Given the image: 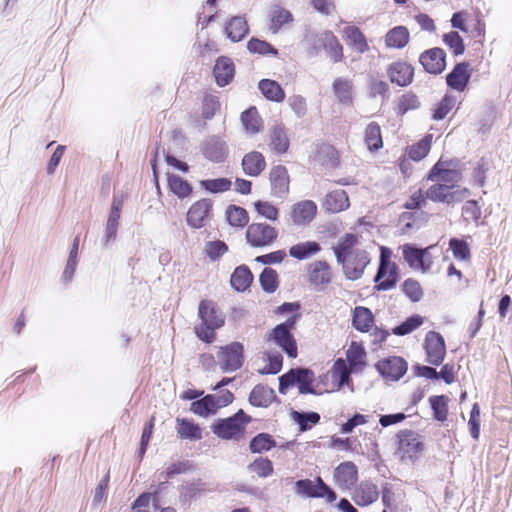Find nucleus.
Returning <instances> with one entry per match:
<instances>
[{
  "label": "nucleus",
  "mask_w": 512,
  "mask_h": 512,
  "mask_svg": "<svg viewBox=\"0 0 512 512\" xmlns=\"http://www.w3.org/2000/svg\"><path fill=\"white\" fill-rule=\"evenodd\" d=\"M123 195H113L110 213L107 219V222L115 223L119 225V220L121 217V210L123 206Z\"/></svg>",
  "instance_id": "obj_62"
},
{
  "label": "nucleus",
  "mask_w": 512,
  "mask_h": 512,
  "mask_svg": "<svg viewBox=\"0 0 512 512\" xmlns=\"http://www.w3.org/2000/svg\"><path fill=\"white\" fill-rule=\"evenodd\" d=\"M226 217L229 224L233 227L242 228L249 222L247 211L239 206L230 205L226 209Z\"/></svg>",
  "instance_id": "obj_44"
},
{
  "label": "nucleus",
  "mask_w": 512,
  "mask_h": 512,
  "mask_svg": "<svg viewBox=\"0 0 512 512\" xmlns=\"http://www.w3.org/2000/svg\"><path fill=\"white\" fill-rule=\"evenodd\" d=\"M405 295L413 302L419 301L423 296V291L420 284L413 279H407L402 286Z\"/></svg>",
  "instance_id": "obj_59"
},
{
  "label": "nucleus",
  "mask_w": 512,
  "mask_h": 512,
  "mask_svg": "<svg viewBox=\"0 0 512 512\" xmlns=\"http://www.w3.org/2000/svg\"><path fill=\"white\" fill-rule=\"evenodd\" d=\"M249 420L250 417L247 416L243 410H239L231 417L218 419L213 423L211 428L215 435L228 440L235 438L241 433Z\"/></svg>",
  "instance_id": "obj_3"
},
{
  "label": "nucleus",
  "mask_w": 512,
  "mask_h": 512,
  "mask_svg": "<svg viewBox=\"0 0 512 512\" xmlns=\"http://www.w3.org/2000/svg\"><path fill=\"white\" fill-rule=\"evenodd\" d=\"M317 205L312 200H303L291 207L292 222L298 226L309 224L316 216Z\"/></svg>",
  "instance_id": "obj_16"
},
{
  "label": "nucleus",
  "mask_w": 512,
  "mask_h": 512,
  "mask_svg": "<svg viewBox=\"0 0 512 512\" xmlns=\"http://www.w3.org/2000/svg\"><path fill=\"white\" fill-rule=\"evenodd\" d=\"M276 445L271 435L267 433H260L252 438L249 448L253 453H262L269 451Z\"/></svg>",
  "instance_id": "obj_47"
},
{
  "label": "nucleus",
  "mask_w": 512,
  "mask_h": 512,
  "mask_svg": "<svg viewBox=\"0 0 512 512\" xmlns=\"http://www.w3.org/2000/svg\"><path fill=\"white\" fill-rule=\"evenodd\" d=\"M423 323V318L420 315H413L407 318L403 323L393 328L392 332L395 335L403 336L411 333Z\"/></svg>",
  "instance_id": "obj_54"
},
{
  "label": "nucleus",
  "mask_w": 512,
  "mask_h": 512,
  "mask_svg": "<svg viewBox=\"0 0 512 512\" xmlns=\"http://www.w3.org/2000/svg\"><path fill=\"white\" fill-rule=\"evenodd\" d=\"M231 184L232 183L228 178L206 179L200 181V186L210 193H222L228 191Z\"/></svg>",
  "instance_id": "obj_52"
},
{
  "label": "nucleus",
  "mask_w": 512,
  "mask_h": 512,
  "mask_svg": "<svg viewBox=\"0 0 512 512\" xmlns=\"http://www.w3.org/2000/svg\"><path fill=\"white\" fill-rule=\"evenodd\" d=\"M289 106L298 118H302L307 113V104L301 95H293L289 98Z\"/></svg>",
  "instance_id": "obj_64"
},
{
  "label": "nucleus",
  "mask_w": 512,
  "mask_h": 512,
  "mask_svg": "<svg viewBox=\"0 0 512 512\" xmlns=\"http://www.w3.org/2000/svg\"><path fill=\"white\" fill-rule=\"evenodd\" d=\"M269 147L275 154H284L289 148V139L283 127L275 126L270 133Z\"/></svg>",
  "instance_id": "obj_34"
},
{
  "label": "nucleus",
  "mask_w": 512,
  "mask_h": 512,
  "mask_svg": "<svg viewBox=\"0 0 512 512\" xmlns=\"http://www.w3.org/2000/svg\"><path fill=\"white\" fill-rule=\"evenodd\" d=\"M320 245L317 242L308 241L292 246L289 254L299 260L305 259L320 251Z\"/></svg>",
  "instance_id": "obj_45"
},
{
  "label": "nucleus",
  "mask_w": 512,
  "mask_h": 512,
  "mask_svg": "<svg viewBox=\"0 0 512 512\" xmlns=\"http://www.w3.org/2000/svg\"><path fill=\"white\" fill-rule=\"evenodd\" d=\"M311 281L316 285H325L330 282V271L326 263L315 264L311 272Z\"/></svg>",
  "instance_id": "obj_55"
},
{
  "label": "nucleus",
  "mask_w": 512,
  "mask_h": 512,
  "mask_svg": "<svg viewBox=\"0 0 512 512\" xmlns=\"http://www.w3.org/2000/svg\"><path fill=\"white\" fill-rule=\"evenodd\" d=\"M293 419L298 423L301 431L310 429L320 421V415L316 412H297L292 413Z\"/></svg>",
  "instance_id": "obj_49"
},
{
  "label": "nucleus",
  "mask_w": 512,
  "mask_h": 512,
  "mask_svg": "<svg viewBox=\"0 0 512 512\" xmlns=\"http://www.w3.org/2000/svg\"><path fill=\"white\" fill-rule=\"evenodd\" d=\"M370 259L368 253L361 249L350 257H347L343 262H338L342 265L344 274L349 280H357L362 277L364 270Z\"/></svg>",
  "instance_id": "obj_12"
},
{
  "label": "nucleus",
  "mask_w": 512,
  "mask_h": 512,
  "mask_svg": "<svg viewBox=\"0 0 512 512\" xmlns=\"http://www.w3.org/2000/svg\"><path fill=\"white\" fill-rule=\"evenodd\" d=\"M320 40L333 62H340L343 58V48L337 38L330 31L321 34Z\"/></svg>",
  "instance_id": "obj_33"
},
{
  "label": "nucleus",
  "mask_w": 512,
  "mask_h": 512,
  "mask_svg": "<svg viewBox=\"0 0 512 512\" xmlns=\"http://www.w3.org/2000/svg\"><path fill=\"white\" fill-rule=\"evenodd\" d=\"M428 180L440 181L442 184L456 185L462 180L461 173L452 168V162L440 159L430 170Z\"/></svg>",
  "instance_id": "obj_11"
},
{
  "label": "nucleus",
  "mask_w": 512,
  "mask_h": 512,
  "mask_svg": "<svg viewBox=\"0 0 512 512\" xmlns=\"http://www.w3.org/2000/svg\"><path fill=\"white\" fill-rule=\"evenodd\" d=\"M275 397V391L272 388L265 385H256L249 395V402L256 407H268Z\"/></svg>",
  "instance_id": "obj_30"
},
{
  "label": "nucleus",
  "mask_w": 512,
  "mask_h": 512,
  "mask_svg": "<svg viewBox=\"0 0 512 512\" xmlns=\"http://www.w3.org/2000/svg\"><path fill=\"white\" fill-rule=\"evenodd\" d=\"M358 237L355 234L346 233L339 238L336 246L333 247V251L337 262H343L347 257L353 255V253L361 250L357 247Z\"/></svg>",
  "instance_id": "obj_20"
},
{
  "label": "nucleus",
  "mask_w": 512,
  "mask_h": 512,
  "mask_svg": "<svg viewBox=\"0 0 512 512\" xmlns=\"http://www.w3.org/2000/svg\"><path fill=\"white\" fill-rule=\"evenodd\" d=\"M248 31L247 21L240 16L232 17L225 26V33L232 42L241 41Z\"/></svg>",
  "instance_id": "obj_31"
},
{
  "label": "nucleus",
  "mask_w": 512,
  "mask_h": 512,
  "mask_svg": "<svg viewBox=\"0 0 512 512\" xmlns=\"http://www.w3.org/2000/svg\"><path fill=\"white\" fill-rule=\"evenodd\" d=\"M212 206V200L208 198L195 202L187 212V224L194 229L206 226L212 216Z\"/></svg>",
  "instance_id": "obj_9"
},
{
  "label": "nucleus",
  "mask_w": 512,
  "mask_h": 512,
  "mask_svg": "<svg viewBox=\"0 0 512 512\" xmlns=\"http://www.w3.org/2000/svg\"><path fill=\"white\" fill-rule=\"evenodd\" d=\"M290 20V12L278 7L272 12L270 30H272L273 33H277L280 27Z\"/></svg>",
  "instance_id": "obj_58"
},
{
  "label": "nucleus",
  "mask_w": 512,
  "mask_h": 512,
  "mask_svg": "<svg viewBox=\"0 0 512 512\" xmlns=\"http://www.w3.org/2000/svg\"><path fill=\"white\" fill-rule=\"evenodd\" d=\"M378 497L377 486L370 481H362L355 490L353 500L359 506H367L374 503Z\"/></svg>",
  "instance_id": "obj_23"
},
{
  "label": "nucleus",
  "mask_w": 512,
  "mask_h": 512,
  "mask_svg": "<svg viewBox=\"0 0 512 512\" xmlns=\"http://www.w3.org/2000/svg\"><path fill=\"white\" fill-rule=\"evenodd\" d=\"M271 192L275 197L282 198L289 192V176L287 169L277 165L270 170Z\"/></svg>",
  "instance_id": "obj_18"
},
{
  "label": "nucleus",
  "mask_w": 512,
  "mask_h": 512,
  "mask_svg": "<svg viewBox=\"0 0 512 512\" xmlns=\"http://www.w3.org/2000/svg\"><path fill=\"white\" fill-rule=\"evenodd\" d=\"M242 168L246 175L256 177L266 168L265 158L258 151L249 152L242 159Z\"/></svg>",
  "instance_id": "obj_24"
},
{
  "label": "nucleus",
  "mask_w": 512,
  "mask_h": 512,
  "mask_svg": "<svg viewBox=\"0 0 512 512\" xmlns=\"http://www.w3.org/2000/svg\"><path fill=\"white\" fill-rule=\"evenodd\" d=\"M396 457L401 462L413 463L424 450L420 435L412 430H401L397 433Z\"/></svg>",
  "instance_id": "obj_2"
},
{
  "label": "nucleus",
  "mask_w": 512,
  "mask_h": 512,
  "mask_svg": "<svg viewBox=\"0 0 512 512\" xmlns=\"http://www.w3.org/2000/svg\"><path fill=\"white\" fill-rule=\"evenodd\" d=\"M446 53L441 48H432L420 55L419 61L424 69L431 74H439L446 67Z\"/></svg>",
  "instance_id": "obj_14"
},
{
  "label": "nucleus",
  "mask_w": 512,
  "mask_h": 512,
  "mask_svg": "<svg viewBox=\"0 0 512 512\" xmlns=\"http://www.w3.org/2000/svg\"><path fill=\"white\" fill-rule=\"evenodd\" d=\"M376 369L383 378L398 381L406 373L407 363L401 357L392 356L378 361Z\"/></svg>",
  "instance_id": "obj_13"
},
{
  "label": "nucleus",
  "mask_w": 512,
  "mask_h": 512,
  "mask_svg": "<svg viewBox=\"0 0 512 512\" xmlns=\"http://www.w3.org/2000/svg\"><path fill=\"white\" fill-rule=\"evenodd\" d=\"M295 486L297 494L311 498H321L322 491L326 490V484L320 477H317L314 481L310 479L298 480Z\"/></svg>",
  "instance_id": "obj_26"
},
{
  "label": "nucleus",
  "mask_w": 512,
  "mask_h": 512,
  "mask_svg": "<svg viewBox=\"0 0 512 512\" xmlns=\"http://www.w3.org/2000/svg\"><path fill=\"white\" fill-rule=\"evenodd\" d=\"M469 64L458 63L447 75L446 82L449 87L457 91H463L470 79Z\"/></svg>",
  "instance_id": "obj_21"
},
{
  "label": "nucleus",
  "mask_w": 512,
  "mask_h": 512,
  "mask_svg": "<svg viewBox=\"0 0 512 512\" xmlns=\"http://www.w3.org/2000/svg\"><path fill=\"white\" fill-rule=\"evenodd\" d=\"M294 324V318L287 319L284 323L277 325L269 336V339L273 340L291 358L297 356V344L291 333Z\"/></svg>",
  "instance_id": "obj_6"
},
{
  "label": "nucleus",
  "mask_w": 512,
  "mask_h": 512,
  "mask_svg": "<svg viewBox=\"0 0 512 512\" xmlns=\"http://www.w3.org/2000/svg\"><path fill=\"white\" fill-rule=\"evenodd\" d=\"M247 49L251 53L258 54H273L277 55L278 51L271 44L264 40H260L257 38H251L247 43Z\"/></svg>",
  "instance_id": "obj_56"
},
{
  "label": "nucleus",
  "mask_w": 512,
  "mask_h": 512,
  "mask_svg": "<svg viewBox=\"0 0 512 512\" xmlns=\"http://www.w3.org/2000/svg\"><path fill=\"white\" fill-rule=\"evenodd\" d=\"M259 281L265 292L273 293L278 287V274L274 269L267 267L260 274Z\"/></svg>",
  "instance_id": "obj_51"
},
{
  "label": "nucleus",
  "mask_w": 512,
  "mask_h": 512,
  "mask_svg": "<svg viewBox=\"0 0 512 512\" xmlns=\"http://www.w3.org/2000/svg\"><path fill=\"white\" fill-rule=\"evenodd\" d=\"M426 361L432 365H440L446 355L444 338L434 331H429L425 337Z\"/></svg>",
  "instance_id": "obj_10"
},
{
  "label": "nucleus",
  "mask_w": 512,
  "mask_h": 512,
  "mask_svg": "<svg viewBox=\"0 0 512 512\" xmlns=\"http://www.w3.org/2000/svg\"><path fill=\"white\" fill-rule=\"evenodd\" d=\"M365 143L370 151H378L383 146L380 126L371 122L365 129Z\"/></svg>",
  "instance_id": "obj_41"
},
{
  "label": "nucleus",
  "mask_w": 512,
  "mask_h": 512,
  "mask_svg": "<svg viewBox=\"0 0 512 512\" xmlns=\"http://www.w3.org/2000/svg\"><path fill=\"white\" fill-rule=\"evenodd\" d=\"M352 323L356 330L366 332L369 330L373 323V314L370 309L366 307H356L354 310Z\"/></svg>",
  "instance_id": "obj_39"
},
{
  "label": "nucleus",
  "mask_w": 512,
  "mask_h": 512,
  "mask_svg": "<svg viewBox=\"0 0 512 512\" xmlns=\"http://www.w3.org/2000/svg\"><path fill=\"white\" fill-rule=\"evenodd\" d=\"M470 194L467 188L437 183L426 191V198L434 202L454 204L463 201Z\"/></svg>",
  "instance_id": "obj_4"
},
{
  "label": "nucleus",
  "mask_w": 512,
  "mask_h": 512,
  "mask_svg": "<svg viewBox=\"0 0 512 512\" xmlns=\"http://www.w3.org/2000/svg\"><path fill=\"white\" fill-rule=\"evenodd\" d=\"M349 198L344 190L338 189L328 193L323 201V208L329 213H338L348 209Z\"/></svg>",
  "instance_id": "obj_22"
},
{
  "label": "nucleus",
  "mask_w": 512,
  "mask_h": 512,
  "mask_svg": "<svg viewBox=\"0 0 512 512\" xmlns=\"http://www.w3.org/2000/svg\"><path fill=\"white\" fill-rule=\"evenodd\" d=\"M358 479L357 467L353 462L340 463L334 471V481L341 489H350Z\"/></svg>",
  "instance_id": "obj_17"
},
{
  "label": "nucleus",
  "mask_w": 512,
  "mask_h": 512,
  "mask_svg": "<svg viewBox=\"0 0 512 512\" xmlns=\"http://www.w3.org/2000/svg\"><path fill=\"white\" fill-rule=\"evenodd\" d=\"M253 275L247 266L237 267L231 275L230 283L236 291H245L252 283Z\"/></svg>",
  "instance_id": "obj_35"
},
{
  "label": "nucleus",
  "mask_w": 512,
  "mask_h": 512,
  "mask_svg": "<svg viewBox=\"0 0 512 512\" xmlns=\"http://www.w3.org/2000/svg\"><path fill=\"white\" fill-rule=\"evenodd\" d=\"M168 184L171 191L179 198H185L192 192L191 185L178 175L168 174Z\"/></svg>",
  "instance_id": "obj_46"
},
{
  "label": "nucleus",
  "mask_w": 512,
  "mask_h": 512,
  "mask_svg": "<svg viewBox=\"0 0 512 512\" xmlns=\"http://www.w3.org/2000/svg\"><path fill=\"white\" fill-rule=\"evenodd\" d=\"M351 373H354V370L342 358H338L331 369V376L338 381V388L349 384Z\"/></svg>",
  "instance_id": "obj_38"
},
{
  "label": "nucleus",
  "mask_w": 512,
  "mask_h": 512,
  "mask_svg": "<svg viewBox=\"0 0 512 512\" xmlns=\"http://www.w3.org/2000/svg\"><path fill=\"white\" fill-rule=\"evenodd\" d=\"M387 74L392 83L399 86H407L413 80L414 69L406 62L397 61L389 65Z\"/></svg>",
  "instance_id": "obj_19"
},
{
  "label": "nucleus",
  "mask_w": 512,
  "mask_h": 512,
  "mask_svg": "<svg viewBox=\"0 0 512 512\" xmlns=\"http://www.w3.org/2000/svg\"><path fill=\"white\" fill-rule=\"evenodd\" d=\"M248 469L257 474L259 477L266 478L273 473L272 462L268 458L259 457L255 459L249 466Z\"/></svg>",
  "instance_id": "obj_53"
},
{
  "label": "nucleus",
  "mask_w": 512,
  "mask_h": 512,
  "mask_svg": "<svg viewBox=\"0 0 512 512\" xmlns=\"http://www.w3.org/2000/svg\"><path fill=\"white\" fill-rule=\"evenodd\" d=\"M409 42V31L404 26H396L389 30L385 36L386 46L401 49Z\"/></svg>",
  "instance_id": "obj_32"
},
{
  "label": "nucleus",
  "mask_w": 512,
  "mask_h": 512,
  "mask_svg": "<svg viewBox=\"0 0 512 512\" xmlns=\"http://www.w3.org/2000/svg\"><path fill=\"white\" fill-rule=\"evenodd\" d=\"M398 268L395 263L385 258L384 249H382L380 264L377 274L374 278L375 288L378 291H387L392 289L398 281Z\"/></svg>",
  "instance_id": "obj_8"
},
{
  "label": "nucleus",
  "mask_w": 512,
  "mask_h": 512,
  "mask_svg": "<svg viewBox=\"0 0 512 512\" xmlns=\"http://www.w3.org/2000/svg\"><path fill=\"white\" fill-rule=\"evenodd\" d=\"M277 237L276 228L267 223H252L246 230L247 243L256 248L271 245Z\"/></svg>",
  "instance_id": "obj_7"
},
{
  "label": "nucleus",
  "mask_w": 512,
  "mask_h": 512,
  "mask_svg": "<svg viewBox=\"0 0 512 512\" xmlns=\"http://www.w3.org/2000/svg\"><path fill=\"white\" fill-rule=\"evenodd\" d=\"M432 135L425 136L418 143L412 145L409 149L408 155L414 161L422 160L430 151Z\"/></svg>",
  "instance_id": "obj_48"
},
{
  "label": "nucleus",
  "mask_w": 512,
  "mask_h": 512,
  "mask_svg": "<svg viewBox=\"0 0 512 512\" xmlns=\"http://www.w3.org/2000/svg\"><path fill=\"white\" fill-rule=\"evenodd\" d=\"M256 211L268 220H276L278 218V209L265 201H257L254 204Z\"/></svg>",
  "instance_id": "obj_63"
},
{
  "label": "nucleus",
  "mask_w": 512,
  "mask_h": 512,
  "mask_svg": "<svg viewBox=\"0 0 512 512\" xmlns=\"http://www.w3.org/2000/svg\"><path fill=\"white\" fill-rule=\"evenodd\" d=\"M429 402H430L431 408L433 410L434 418L438 421L446 420L447 413H448L447 397L444 395L431 396L429 398Z\"/></svg>",
  "instance_id": "obj_50"
},
{
  "label": "nucleus",
  "mask_w": 512,
  "mask_h": 512,
  "mask_svg": "<svg viewBox=\"0 0 512 512\" xmlns=\"http://www.w3.org/2000/svg\"><path fill=\"white\" fill-rule=\"evenodd\" d=\"M213 72L216 83L223 87L229 84L234 77V64L230 58L221 56L217 59Z\"/></svg>",
  "instance_id": "obj_25"
},
{
  "label": "nucleus",
  "mask_w": 512,
  "mask_h": 512,
  "mask_svg": "<svg viewBox=\"0 0 512 512\" xmlns=\"http://www.w3.org/2000/svg\"><path fill=\"white\" fill-rule=\"evenodd\" d=\"M258 87L266 99L274 102H282L285 98V92L281 86L274 80L262 79Z\"/></svg>",
  "instance_id": "obj_37"
},
{
  "label": "nucleus",
  "mask_w": 512,
  "mask_h": 512,
  "mask_svg": "<svg viewBox=\"0 0 512 512\" xmlns=\"http://www.w3.org/2000/svg\"><path fill=\"white\" fill-rule=\"evenodd\" d=\"M227 250V245L220 240L208 242L205 247L207 256L213 261L219 259Z\"/></svg>",
  "instance_id": "obj_61"
},
{
  "label": "nucleus",
  "mask_w": 512,
  "mask_h": 512,
  "mask_svg": "<svg viewBox=\"0 0 512 512\" xmlns=\"http://www.w3.org/2000/svg\"><path fill=\"white\" fill-rule=\"evenodd\" d=\"M428 249H418L411 244L402 246V253L405 261L412 269H418L427 272L431 267V260L426 258Z\"/></svg>",
  "instance_id": "obj_15"
},
{
  "label": "nucleus",
  "mask_w": 512,
  "mask_h": 512,
  "mask_svg": "<svg viewBox=\"0 0 512 512\" xmlns=\"http://www.w3.org/2000/svg\"><path fill=\"white\" fill-rule=\"evenodd\" d=\"M217 357L223 372H234L243 365L244 347L240 342H232L220 347Z\"/></svg>",
  "instance_id": "obj_5"
},
{
  "label": "nucleus",
  "mask_w": 512,
  "mask_h": 512,
  "mask_svg": "<svg viewBox=\"0 0 512 512\" xmlns=\"http://www.w3.org/2000/svg\"><path fill=\"white\" fill-rule=\"evenodd\" d=\"M227 145L225 141L218 137L210 138L204 145L203 153L206 158L213 162H222L227 155Z\"/></svg>",
  "instance_id": "obj_29"
},
{
  "label": "nucleus",
  "mask_w": 512,
  "mask_h": 512,
  "mask_svg": "<svg viewBox=\"0 0 512 512\" xmlns=\"http://www.w3.org/2000/svg\"><path fill=\"white\" fill-rule=\"evenodd\" d=\"M241 122L249 134H256L261 129V118L255 107L249 108L241 114Z\"/></svg>",
  "instance_id": "obj_43"
},
{
  "label": "nucleus",
  "mask_w": 512,
  "mask_h": 512,
  "mask_svg": "<svg viewBox=\"0 0 512 512\" xmlns=\"http://www.w3.org/2000/svg\"><path fill=\"white\" fill-rule=\"evenodd\" d=\"M444 43L452 50L454 55H462L465 51V46L462 38L458 32L451 31L443 36Z\"/></svg>",
  "instance_id": "obj_57"
},
{
  "label": "nucleus",
  "mask_w": 512,
  "mask_h": 512,
  "mask_svg": "<svg viewBox=\"0 0 512 512\" xmlns=\"http://www.w3.org/2000/svg\"><path fill=\"white\" fill-rule=\"evenodd\" d=\"M190 410L199 416L207 417L210 414H215L217 408L214 402V395L209 394L202 399L196 400L191 403Z\"/></svg>",
  "instance_id": "obj_40"
},
{
  "label": "nucleus",
  "mask_w": 512,
  "mask_h": 512,
  "mask_svg": "<svg viewBox=\"0 0 512 512\" xmlns=\"http://www.w3.org/2000/svg\"><path fill=\"white\" fill-rule=\"evenodd\" d=\"M346 358L354 373L361 372L366 366V351L361 344L355 341H352L347 349Z\"/></svg>",
  "instance_id": "obj_27"
},
{
  "label": "nucleus",
  "mask_w": 512,
  "mask_h": 512,
  "mask_svg": "<svg viewBox=\"0 0 512 512\" xmlns=\"http://www.w3.org/2000/svg\"><path fill=\"white\" fill-rule=\"evenodd\" d=\"M176 422L177 432L182 438L190 440H199L202 438L201 429L197 424L184 418H177Z\"/></svg>",
  "instance_id": "obj_42"
},
{
  "label": "nucleus",
  "mask_w": 512,
  "mask_h": 512,
  "mask_svg": "<svg viewBox=\"0 0 512 512\" xmlns=\"http://www.w3.org/2000/svg\"><path fill=\"white\" fill-rule=\"evenodd\" d=\"M353 81L349 78L337 77L332 83V90L342 104H351L353 100Z\"/></svg>",
  "instance_id": "obj_28"
},
{
  "label": "nucleus",
  "mask_w": 512,
  "mask_h": 512,
  "mask_svg": "<svg viewBox=\"0 0 512 512\" xmlns=\"http://www.w3.org/2000/svg\"><path fill=\"white\" fill-rule=\"evenodd\" d=\"M449 246L455 258L460 260H467L469 258L470 251L465 241L452 238L449 242Z\"/></svg>",
  "instance_id": "obj_60"
},
{
  "label": "nucleus",
  "mask_w": 512,
  "mask_h": 512,
  "mask_svg": "<svg viewBox=\"0 0 512 512\" xmlns=\"http://www.w3.org/2000/svg\"><path fill=\"white\" fill-rule=\"evenodd\" d=\"M344 36L350 46L359 53L369 50V45L364 34L355 26H347L344 29Z\"/></svg>",
  "instance_id": "obj_36"
},
{
  "label": "nucleus",
  "mask_w": 512,
  "mask_h": 512,
  "mask_svg": "<svg viewBox=\"0 0 512 512\" xmlns=\"http://www.w3.org/2000/svg\"><path fill=\"white\" fill-rule=\"evenodd\" d=\"M200 323L194 328L196 336L206 342L215 340V331L225 323V316L212 301H201L198 307Z\"/></svg>",
  "instance_id": "obj_1"
}]
</instances>
